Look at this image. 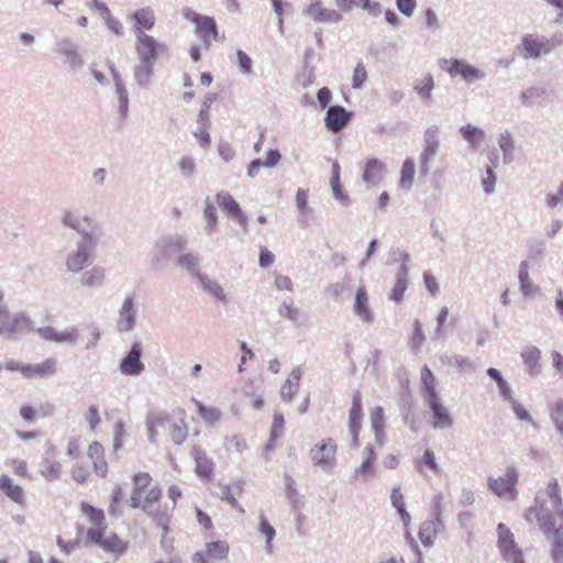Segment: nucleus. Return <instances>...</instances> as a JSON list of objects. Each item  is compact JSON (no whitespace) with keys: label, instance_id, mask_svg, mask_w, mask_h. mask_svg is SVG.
<instances>
[{"label":"nucleus","instance_id":"473e14b6","mask_svg":"<svg viewBox=\"0 0 563 563\" xmlns=\"http://www.w3.org/2000/svg\"><path fill=\"white\" fill-rule=\"evenodd\" d=\"M390 500L393 506L397 509L405 528L408 530L411 523V517L406 509L405 497L400 492V487H394L391 489Z\"/></svg>","mask_w":563,"mask_h":563},{"label":"nucleus","instance_id":"4c0bfd02","mask_svg":"<svg viewBox=\"0 0 563 563\" xmlns=\"http://www.w3.org/2000/svg\"><path fill=\"white\" fill-rule=\"evenodd\" d=\"M460 133L474 148L477 147L485 137V134L481 129L471 124L462 126L460 129Z\"/></svg>","mask_w":563,"mask_h":563},{"label":"nucleus","instance_id":"f3484780","mask_svg":"<svg viewBox=\"0 0 563 563\" xmlns=\"http://www.w3.org/2000/svg\"><path fill=\"white\" fill-rule=\"evenodd\" d=\"M132 32L137 35L139 32L152 30L156 23L155 12L151 7H143L134 11L132 15Z\"/></svg>","mask_w":563,"mask_h":563},{"label":"nucleus","instance_id":"bf43d9fd","mask_svg":"<svg viewBox=\"0 0 563 563\" xmlns=\"http://www.w3.org/2000/svg\"><path fill=\"white\" fill-rule=\"evenodd\" d=\"M279 313L294 322L298 321L300 316L298 308L292 302H284L279 308Z\"/></svg>","mask_w":563,"mask_h":563},{"label":"nucleus","instance_id":"09e8293b","mask_svg":"<svg viewBox=\"0 0 563 563\" xmlns=\"http://www.w3.org/2000/svg\"><path fill=\"white\" fill-rule=\"evenodd\" d=\"M3 300V292L0 290V302ZM14 322L5 307L0 303V334L13 332Z\"/></svg>","mask_w":563,"mask_h":563},{"label":"nucleus","instance_id":"a878e982","mask_svg":"<svg viewBox=\"0 0 563 563\" xmlns=\"http://www.w3.org/2000/svg\"><path fill=\"white\" fill-rule=\"evenodd\" d=\"M302 371L300 367L294 368L285 380L280 394L285 401L289 402L298 393Z\"/></svg>","mask_w":563,"mask_h":563},{"label":"nucleus","instance_id":"a211bd4d","mask_svg":"<svg viewBox=\"0 0 563 563\" xmlns=\"http://www.w3.org/2000/svg\"><path fill=\"white\" fill-rule=\"evenodd\" d=\"M0 492L19 506L26 505L24 488L14 483V481L7 474L0 475Z\"/></svg>","mask_w":563,"mask_h":563},{"label":"nucleus","instance_id":"9d476101","mask_svg":"<svg viewBox=\"0 0 563 563\" xmlns=\"http://www.w3.org/2000/svg\"><path fill=\"white\" fill-rule=\"evenodd\" d=\"M86 239L88 244L80 245L76 252L67 257L66 266L73 273L82 271L91 262L96 242L91 235H86Z\"/></svg>","mask_w":563,"mask_h":563},{"label":"nucleus","instance_id":"680f3d73","mask_svg":"<svg viewBox=\"0 0 563 563\" xmlns=\"http://www.w3.org/2000/svg\"><path fill=\"white\" fill-rule=\"evenodd\" d=\"M424 339L426 338H424V333L422 331L421 323L417 320L415 322V329H413V333L411 336L412 349L419 350L421 347V345L423 344Z\"/></svg>","mask_w":563,"mask_h":563},{"label":"nucleus","instance_id":"052dcab7","mask_svg":"<svg viewBox=\"0 0 563 563\" xmlns=\"http://www.w3.org/2000/svg\"><path fill=\"white\" fill-rule=\"evenodd\" d=\"M246 448V441L241 435H233L227 442V449L231 452L242 453Z\"/></svg>","mask_w":563,"mask_h":563},{"label":"nucleus","instance_id":"72a5a7b5","mask_svg":"<svg viewBox=\"0 0 563 563\" xmlns=\"http://www.w3.org/2000/svg\"><path fill=\"white\" fill-rule=\"evenodd\" d=\"M201 553L206 556L207 562L209 560H224L229 553V544L221 540L209 542L205 552Z\"/></svg>","mask_w":563,"mask_h":563},{"label":"nucleus","instance_id":"774afa93","mask_svg":"<svg viewBox=\"0 0 563 563\" xmlns=\"http://www.w3.org/2000/svg\"><path fill=\"white\" fill-rule=\"evenodd\" d=\"M104 22L108 26V29L115 35H121L123 33V25L122 23L115 19L111 13L106 16Z\"/></svg>","mask_w":563,"mask_h":563},{"label":"nucleus","instance_id":"a19ab883","mask_svg":"<svg viewBox=\"0 0 563 563\" xmlns=\"http://www.w3.org/2000/svg\"><path fill=\"white\" fill-rule=\"evenodd\" d=\"M551 555L556 563H563V526L558 527L551 537Z\"/></svg>","mask_w":563,"mask_h":563},{"label":"nucleus","instance_id":"8fccbe9b","mask_svg":"<svg viewBox=\"0 0 563 563\" xmlns=\"http://www.w3.org/2000/svg\"><path fill=\"white\" fill-rule=\"evenodd\" d=\"M366 457L356 470V472L364 476H369L374 474V462H375V451L372 446H366Z\"/></svg>","mask_w":563,"mask_h":563},{"label":"nucleus","instance_id":"39448f33","mask_svg":"<svg viewBox=\"0 0 563 563\" xmlns=\"http://www.w3.org/2000/svg\"><path fill=\"white\" fill-rule=\"evenodd\" d=\"M181 14L194 24L195 35L205 49H209L212 43L222 41L223 36L214 18L200 14L191 8H184Z\"/></svg>","mask_w":563,"mask_h":563},{"label":"nucleus","instance_id":"f03ea898","mask_svg":"<svg viewBox=\"0 0 563 563\" xmlns=\"http://www.w3.org/2000/svg\"><path fill=\"white\" fill-rule=\"evenodd\" d=\"M163 488L148 472L139 471L131 477V490L128 504L139 509L159 525L167 521L166 511L162 510Z\"/></svg>","mask_w":563,"mask_h":563},{"label":"nucleus","instance_id":"a18cd8bd","mask_svg":"<svg viewBox=\"0 0 563 563\" xmlns=\"http://www.w3.org/2000/svg\"><path fill=\"white\" fill-rule=\"evenodd\" d=\"M5 465L11 468L14 475L21 478H30L31 474L29 472V464L25 460L22 459H9L5 461Z\"/></svg>","mask_w":563,"mask_h":563},{"label":"nucleus","instance_id":"423d86ee","mask_svg":"<svg viewBox=\"0 0 563 563\" xmlns=\"http://www.w3.org/2000/svg\"><path fill=\"white\" fill-rule=\"evenodd\" d=\"M518 483V472L514 466L506 470L504 476L498 478H488L489 488L500 498L515 500L517 497L516 485Z\"/></svg>","mask_w":563,"mask_h":563},{"label":"nucleus","instance_id":"b1692460","mask_svg":"<svg viewBox=\"0 0 563 563\" xmlns=\"http://www.w3.org/2000/svg\"><path fill=\"white\" fill-rule=\"evenodd\" d=\"M37 333L42 339L56 343H73L78 338V330L76 328H69L66 329L65 331L57 332L52 327H42L37 329Z\"/></svg>","mask_w":563,"mask_h":563},{"label":"nucleus","instance_id":"49530a36","mask_svg":"<svg viewBox=\"0 0 563 563\" xmlns=\"http://www.w3.org/2000/svg\"><path fill=\"white\" fill-rule=\"evenodd\" d=\"M70 477L77 484H86L90 478V472L86 464L76 463L70 468Z\"/></svg>","mask_w":563,"mask_h":563},{"label":"nucleus","instance_id":"79ce46f5","mask_svg":"<svg viewBox=\"0 0 563 563\" xmlns=\"http://www.w3.org/2000/svg\"><path fill=\"white\" fill-rule=\"evenodd\" d=\"M421 380L424 388L426 400L439 396L435 390V378L431 369L427 366H424L421 372Z\"/></svg>","mask_w":563,"mask_h":563},{"label":"nucleus","instance_id":"6e6d98bb","mask_svg":"<svg viewBox=\"0 0 563 563\" xmlns=\"http://www.w3.org/2000/svg\"><path fill=\"white\" fill-rule=\"evenodd\" d=\"M85 419L89 424V428L92 432H96L101 419L99 415V409L96 405H91L85 413Z\"/></svg>","mask_w":563,"mask_h":563},{"label":"nucleus","instance_id":"5fc2aeb1","mask_svg":"<svg viewBox=\"0 0 563 563\" xmlns=\"http://www.w3.org/2000/svg\"><path fill=\"white\" fill-rule=\"evenodd\" d=\"M285 426L284 416L279 412L274 413L273 424L271 430V441H276L283 433Z\"/></svg>","mask_w":563,"mask_h":563},{"label":"nucleus","instance_id":"cd10ccee","mask_svg":"<svg viewBox=\"0 0 563 563\" xmlns=\"http://www.w3.org/2000/svg\"><path fill=\"white\" fill-rule=\"evenodd\" d=\"M40 474L47 482L58 481L63 475V464L56 459L44 457L41 462Z\"/></svg>","mask_w":563,"mask_h":563},{"label":"nucleus","instance_id":"c85d7f7f","mask_svg":"<svg viewBox=\"0 0 563 563\" xmlns=\"http://www.w3.org/2000/svg\"><path fill=\"white\" fill-rule=\"evenodd\" d=\"M385 165L377 158H368L363 167V180L367 184L378 183L384 173Z\"/></svg>","mask_w":563,"mask_h":563},{"label":"nucleus","instance_id":"7ed1b4c3","mask_svg":"<svg viewBox=\"0 0 563 563\" xmlns=\"http://www.w3.org/2000/svg\"><path fill=\"white\" fill-rule=\"evenodd\" d=\"M135 55L139 64L134 68V78L139 85H147L154 73L155 63L168 55V46L146 32L135 35Z\"/></svg>","mask_w":563,"mask_h":563},{"label":"nucleus","instance_id":"6e6552de","mask_svg":"<svg viewBox=\"0 0 563 563\" xmlns=\"http://www.w3.org/2000/svg\"><path fill=\"white\" fill-rule=\"evenodd\" d=\"M562 38L560 36H554L552 42L534 35H525L522 37V48L525 51V58H538L543 54H548L552 51L555 44H561Z\"/></svg>","mask_w":563,"mask_h":563},{"label":"nucleus","instance_id":"5701e85b","mask_svg":"<svg viewBox=\"0 0 563 563\" xmlns=\"http://www.w3.org/2000/svg\"><path fill=\"white\" fill-rule=\"evenodd\" d=\"M191 454L195 460V473L197 476L203 481H210L214 472L212 460L200 448H194Z\"/></svg>","mask_w":563,"mask_h":563},{"label":"nucleus","instance_id":"864d4df0","mask_svg":"<svg viewBox=\"0 0 563 563\" xmlns=\"http://www.w3.org/2000/svg\"><path fill=\"white\" fill-rule=\"evenodd\" d=\"M407 289V278L405 276H401L397 279L396 284L394 285L389 299L399 302L402 300L405 291Z\"/></svg>","mask_w":563,"mask_h":563},{"label":"nucleus","instance_id":"3c124183","mask_svg":"<svg viewBox=\"0 0 563 563\" xmlns=\"http://www.w3.org/2000/svg\"><path fill=\"white\" fill-rule=\"evenodd\" d=\"M434 87L433 78L430 74L417 81L415 90L424 99H430L431 91Z\"/></svg>","mask_w":563,"mask_h":563},{"label":"nucleus","instance_id":"1a4fd4ad","mask_svg":"<svg viewBox=\"0 0 563 563\" xmlns=\"http://www.w3.org/2000/svg\"><path fill=\"white\" fill-rule=\"evenodd\" d=\"M335 454L336 443L333 439L323 440L321 443L316 444L310 451L313 464L323 470L332 468L334 466Z\"/></svg>","mask_w":563,"mask_h":563},{"label":"nucleus","instance_id":"c756f323","mask_svg":"<svg viewBox=\"0 0 563 563\" xmlns=\"http://www.w3.org/2000/svg\"><path fill=\"white\" fill-rule=\"evenodd\" d=\"M426 146L421 155L423 164H427L439 150V129L437 126L429 128L424 133Z\"/></svg>","mask_w":563,"mask_h":563},{"label":"nucleus","instance_id":"f704fd0d","mask_svg":"<svg viewBox=\"0 0 563 563\" xmlns=\"http://www.w3.org/2000/svg\"><path fill=\"white\" fill-rule=\"evenodd\" d=\"M223 499H225L233 508L239 510L240 512H244V509L238 503L235 495L240 496L243 493V483L238 481L225 486L222 490Z\"/></svg>","mask_w":563,"mask_h":563},{"label":"nucleus","instance_id":"bb28decb","mask_svg":"<svg viewBox=\"0 0 563 563\" xmlns=\"http://www.w3.org/2000/svg\"><path fill=\"white\" fill-rule=\"evenodd\" d=\"M135 323V311L134 302L131 297H128L120 310V317L118 320V329L120 331H130Z\"/></svg>","mask_w":563,"mask_h":563},{"label":"nucleus","instance_id":"4468645a","mask_svg":"<svg viewBox=\"0 0 563 563\" xmlns=\"http://www.w3.org/2000/svg\"><path fill=\"white\" fill-rule=\"evenodd\" d=\"M142 346L139 342L134 343L129 354L122 360L120 371L124 375L135 376L143 372L144 365L141 362Z\"/></svg>","mask_w":563,"mask_h":563},{"label":"nucleus","instance_id":"2eb2a0df","mask_svg":"<svg viewBox=\"0 0 563 563\" xmlns=\"http://www.w3.org/2000/svg\"><path fill=\"white\" fill-rule=\"evenodd\" d=\"M87 455L91 461L95 473L102 478L106 477L108 474V462L103 445L98 441L91 442L87 449Z\"/></svg>","mask_w":563,"mask_h":563},{"label":"nucleus","instance_id":"37998d69","mask_svg":"<svg viewBox=\"0 0 563 563\" xmlns=\"http://www.w3.org/2000/svg\"><path fill=\"white\" fill-rule=\"evenodd\" d=\"M525 364L529 367L530 374L534 375L538 372L540 360V351L536 346H529L521 353Z\"/></svg>","mask_w":563,"mask_h":563},{"label":"nucleus","instance_id":"4d7b16f0","mask_svg":"<svg viewBox=\"0 0 563 563\" xmlns=\"http://www.w3.org/2000/svg\"><path fill=\"white\" fill-rule=\"evenodd\" d=\"M331 187H332L333 195L338 199L343 200L345 198V196L343 195V191H342V186L340 184V167L338 164L333 165V173H332V177H331Z\"/></svg>","mask_w":563,"mask_h":563},{"label":"nucleus","instance_id":"2f4dec72","mask_svg":"<svg viewBox=\"0 0 563 563\" xmlns=\"http://www.w3.org/2000/svg\"><path fill=\"white\" fill-rule=\"evenodd\" d=\"M519 282H520V290L526 297H534L539 294L540 288L533 284L532 279L529 276V264L528 262H522L519 267Z\"/></svg>","mask_w":563,"mask_h":563},{"label":"nucleus","instance_id":"9b49d317","mask_svg":"<svg viewBox=\"0 0 563 563\" xmlns=\"http://www.w3.org/2000/svg\"><path fill=\"white\" fill-rule=\"evenodd\" d=\"M440 66L452 77L461 76L466 81H473L483 77V73L479 69L461 59H442Z\"/></svg>","mask_w":563,"mask_h":563},{"label":"nucleus","instance_id":"0e129e2a","mask_svg":"<svg viewBox=\"0 0 563 563\" xmlns=\"http://www.w3.org/2000/svg\"><path fill=\"white\" fill-rule=\"evenodd\" d=\"M57 545L60 549V551L65 554H69L73 551H75L79 547V540L73 539V540H65L62 537H57L56 539Z\"/></svg>","mask_w":563,"mask_h":563},{"label":"nucleus","instance_id":"338daca9","mask_svg":"<svg viewBox=\"0 0 563 563\" xmlns=\"http://www.w3.org/2000/svg\"><path fill=\"white\" fill-rule=\"evenodd\" d=\"M499 146H500L501 151L504 152L505 156L511 155V153L515 148V145H514L512 137L509 133H505V134L500 135Z\"/></svg>","mask_w":563,"mask_h":563},{"label":"nucleus","instance_id":"603ef678","mask_svg":"<svg viewBox=\"0 0 563 563\" xmlns=\"http://www.w3.org/2000/svg\"><path fill=\"white\" fill-rule=\"evenodd\" d=\"M126 435L125 424L123 421L119 420L114 424L113 430V450L119 451L122 449L124 443V438Z\"/></svg>","mask_w":563,"mask_h":563},{"label":"nucleus","instance_id":"ddd939ff","mask_svg":"<svg viewBox=\"0 0 563 563\" xmlns=\"http://www.w3.org/2000/svg\"><path fill=\"white\" fill-rule=\"evenodd\" d=\"M362 394L356 390L352 397V406L349 411V429L353 438V445L358 446V434L362 428Z\"/></svg>","mask_w":563,"mask_h":563},{"label":"nucleus","instance_id":"de8ad7c7","mask_svg":"<svg viewBox=\"0 0 563 563\" xmlns=\"http://www.w3.org/2000/svg\"><path fill=\"white\" fill-rule=\"evenodd\" d=\"M371 424L377 437H379L384 432L385 413L382 407H375L372 409Z\"/></svg>","mask_w":563,"mask_h":563},{"label":"nucleus","instance_id":"0eeeda50","mask_svg":"<svg viewBox=\"0 0 563 563\" xmlns=\"http://www.w3.org/2000/svg\"><path fill=\"white\" fill-rule=\"evenodd\" d=\"M498 549L503 558L512 563H525L521 550L518 548L514 533L504 523L497 526Z\"/></svg>","mask_w":563,"mask_h":563},{"label":"nucleus","instance_id":"c9c22d12","mask_svg":"<svg viewBox=\"0 0 563 563\" xmlns=\"http://www.w3.org/2000/svg\"><path fill=\"white\" fill-rule=\"evenodd\" d=\"M201 419L209 424H214L221 418V411L217 407H207L199 400H194Z\"/></svg>","mask_w":563,"mask_h":563},{"label":"nucleus","instance_id":"13d9d810","mask_svg":"<svg viewBox=\"0 0 563 563\" xmlns=\"http://www.w3.org/2000/svg\"><path fill=\"white\" fill-rule=\"evenodd\" d=\"M367 79V71L362 63H358L354 69L352 86L355 89L361 88Z\"/></svg>","mask_w":563,"mask_h":563},{"label":"nucleus","instance_id":"aec40b11","mask_svg":"<svg viewBox=\"0 0 563 563\" xmlns=\"http://www.w3.org/2000/svg\"><path fill=\"white\" fill-rule=\"evenodd\" d=\"M353 311L365 323L374 321V313L369 307V297L364 286H360L356 289Z\"/></svg>","mask_w":563,"mask_h":563},{"label":"nucleus","instance_id":"ea45409f","mask_svg":"<svg viewBox=\"0 0 563 563\" xmlns=\"http://www.w3.org/2000/svg\"><path fill=\"white\" fill-rule=\"evenodd\" d=\"M415 174H416L415 162L411 158H407L404 162L402 168H401V175H400V180H399L400 187L405 188V189H409L413 183Z\"/></svg>","mask_w":563,"mask_h":563},{"label":"nucleus","instance_id":"e2e57ef3","mask_svg":"<svg viewBox=\"0 0 563 563\" xmlns=\"http://www.w3.org/2000/svg\"><path fill=\"white\" fill-rule=\"evenodd\" d=\"M236 57L241 71L244 74H250L252 71L253 64L252 58L241 49L236 52Z\"/></svg>","mask_w":563,"mask_h":563},{"label":"nucleus","instance_id":"7c9ffc66","mask_svg":"<svg viewBox=\"0 0 563 563\" xmlns=\"http://www.w3.org/2000/svg\"><path fill=\"white\" fill-rule=\"evenodd\" d=\"M440 526L441 521L439 519H431L422 522L418 536L423 545L430 547L434 543Z\"/></svg>","mask_w":563,"mask_h":563},{"label":"nucleus","instance_id":"69168bd1","mask_svg":"<svg viewBox=\"0 0 563 563\" xmlns=\"http://www.w3.org/2000/svg\"><path fill=\"white\" fill-rule=\"evenodd\" d=\"M66 453L69 457L77 459L81 453V442L78 438H71L67 442Z\"/></svg>","mask_w":563,"mask_h":563},{"label":"nucleus","instance_id":"dca6fc26","mask_svg":"<svg viewBox=\"0 0 563 563\" xmlns=\"http://www.w3.org/2000/svg\"><path fill=\"white\" fill-rule=\"evenodd\" d=\"M352 117V113L346 111L341 106H332L328 109L325 115V126L328 130L338 133L344 126L347 125Z\"/></svg>","mask_w":563,"mask_h":563},{"label":"nucleus","instance_id":"20e7f679","mask_svg":"<svg viewBox=\"0 0 563 563\" xmlns=\"http://www.w3.org/2000/svg\"><path fill=\"white\" fill-rule=\"evenodd\" d=\"M146 427L151 442H155L159 429L165 430L175 444H181L188 435L184 408H176L172 413L152 412L147 416Z\"/></svg>","mask_w":563,"mask_h":563},{"label":"nucleus","instance_id":"393cba45","mask_svg":"<svg viewBox=\"0 0 563 563\" xmlns=\"http://www.w3.org/2000/svg\"><path fill=\"white\" fill-rule=\"evenodd\" d=\"M57 369V362L49 357L38 364H27L25 378H45L53 376Z\"/></svg>","mask_w":563,"mask_h":563},{"label":"nucleus","instance_id":"f8f14e48","mask_svg":"<svg viewBox=\"0 0 563 563\" xmlns=\"http://www.w3.org/2000/svg\"><path fill=\"white\" fill-rule=\"evenodd\" d=\"M526 518L530 521L536 520L542 532L549 537L554 536L556 528L555 518L542 505H534L527 510Z\"/></svg>","mask_w":563,"mask_h":563},{"label":"nucleus","instance_id":"c03bdc74","mask_svg":"<svg viewBox=\"0 0 563 563\" xmlns=\"http://www.w3.org/2000/svg\"><path fill=\"white\" fill-rule=\"evenodd\" d=\"M106 273L102 267H93L90 271L86 272L81 276V282L86 286H99L102 284L104 279Z\"/></svg>","mask_w":563,"mask_h":563},{"label":"nucleus","instance_id":"6ab92c4d","mask_svg":"<svg viewBox=\"0 0 563 563\" xmlns=\"http://www.w3.org/2000/svg\"><path fill=\"white\" fill-rule=\"evenodd\" d=\"M216 200L223 211L235 219L242 227H246L247 217L242 212L239 203L229 192H219L216 196Z\"/></svg>","mask_w":563,"mask_h":563},{"label":"nucleus","instance_id":"4be33fe9","mask_svg":"<svg viewBox=\"0 0 563 563\" xmlns=\"http://www.w3.org/2000/svg\"><path fill=\"white\" fill-rule=\"evenodd\" d=\"M305 13L313 21L321 23H336L341 20V14L338 11L323 8L320 0L310 3L306 8Z\"/></svg>","mask_w":563,"mask_h":563},{"label":"nucleus","instance_id":"58836bf2","mask_svg":"<svg viewBox=\"0 0 563 563\" xmlns=\"http://www.w3.org/2000/svg\"><path fill=\"white\" fill-rule=\"evenodd\" d=\"M122 498H123V488L120 485H115L111 490L110 501L108 511L113 517H119L122 515Z\"/></svg>","mask_w":563,"mask_h":563},{"label":"nucleus","instance_id":"e433bc0d","mask_svg":"<svg viewBox=\"0 0 563 563\" xmlns=\"http://www.w3.org/2000/svg\"><path fill=\"white\" fill-rule=\"evenodd\" d=\"M418 468L422 472L423 470H428L434 474H439L441 472L440 465L437 462L435 453L427 449L423 452V455L417 463Z\"/></svg>","mask_w":563,"mask_h":563},{"label":"nucleus","instance_id":"f257e3e1","mask_svg":"<svg viewBox=\"0 0 563 563\" xmlns=\"http://www.w3.org/2000/svg\"><path fill=\"white\" fill-rule=\"evenodd\" d=\"M79 509L89 523L85 534L86 543L114 556H121L128 551L129 541L110 529L102 509L96 508L87 501H82Z\"/></svg>","mask_w":563,"mask_h":563},{"label":"nucleus","instance_id":"412c9836","mask_svg":"<svg viewBox=\"0 0 563 563\" xmlns=\"http://www.w3.org/2000/svg\"><path fill=\"white\" fill-rule=\"evenodd\" d=\"M427 402L433 413L432 427L434 429H449L453 426V418L448 409L441 404L439 396L427 399Z\"/></svg>","mask_w":563,"mask_h":563}]
</instances>
